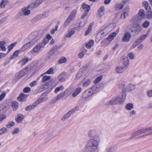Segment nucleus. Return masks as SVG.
I'll use <instances>...</instances> for the list:
<instances>
[{"mask_svg": "<svg viewBox=\"0 0 152 152\" xmlns=\"http://www.w3.org/2000/svg\"><path fill=\"white\" fill-rule=\"evenodd\" d=\"M46 16H45V15L42 14V15H40L38 16H37L35 17V18L32 19L31 20L32 21H38L39 20V18H45Z\"/></svg>", "mask_w": 152, "mask_h": 152, "instance_id": "30", "label": "nucleus"}, {"mask_svg": "<svg viewBox=\"0 0 152 152\" xmlns=\"http://www.w3.org/2000/svg\"><path fill=\"white\" fill-rule=\"evenodd\" d=\"M100 142L99 137H96L89 140L86 143L83 152H95Z\"/></svg>", "mask_w": 152, "mask_h": 152, "instance_id": "1", "label": "nucleus"}, {"mask_svg": "<svg viewBox=\"0 0 152 152\" xmlns=\"http://www.w3.org/2000/svg\"><path fill=\"white\" fill-rule=\"evenodd\" d=\"M12 106L13 107V110H16V109L18 107V103L16 101L12 102Z\"/></svg>", "mask_w": 152, "mask_h": 152, "instance_id": "41", "label": "nucleus"}, {"mask_svg": "<svg viewBox=\"0 0 152 152\" xmlns=\"http://www.w3.org/2000/svg\"><path fill=\"white\" fill-rule=\"evenodd\" d=\"M66 74L65 72H62L58 76L59 79V81L62 82L65 81V79L63 76H65Z\"/></svg>", "mask_w": 152, "mask_h": 152, "instance_id": "23", "label": "nucleus"}, {"mask_svg": "<svg viewBox=\"0 0 152 152\" xmlns=\"http://www.w3.org/2000/svg\"><path fill=\"white\" fill-rule=\"evenodd\" d=\"M128 56L129 57L130 59H133L134 58V54L132 53H130L128 54Z\"/></svg>", "mask_w": 152, "mask_h": 152, "instance_id": "60", "label": "nucleus"}, {"mask_svg": "<svg viewBox=\"0 0 152 152\" xmlns=\"http://www.w3.org/2000/svg\"><path fill=\"white\" fill-rule=\"evenodd\" d=\"M22 14H23L25 16L28 15L30 14V11L28 10L26 8L24 9H22Z\"/></svg>", "mask_w": 152, "mask_h": 152, "instance_id": "33", "label": "nucleus"}, {"mask_svg": "<svg viewBox=\"0 0 152 152\" xmlns=\"http://www.w3.org/2000/svg\"><path fill=\"white\" fill-rule=\"evenodd\" d=\"M17 43V42H15L14 43H12L8 46V51L7 53H8L11 50L13 49L14 47L16 45Z\"/></svg>", "mask_w": 152, "mask_h": 152, "instance_id": "32", "label": "nucleus"}, {"mask_svg": "<svg viewBox=\"0 0 152 152\" xmlns=\"http://www.w3.org/2000/svg\"><path fill=\"white\" fill-rule=\"evenodd\" d=\"M72 20L68 17L64 24V27H66L68 26Z\"/></svg>", "mask_w": 152, "mask_h": 152, "instance_id": "42", "label": "nucleus"}, {"mask_svg": "<svg viewBox=\"0 0 152 152\" xmlns=\"http://www.w3.org/2000/svg\"><path fill=\"white\" fill-rule=\"evenodd\" d=\"M82 8L85 12H88L91 10V7L89 5L83 3L82 5Z\"/></svg>", "mask_w": 152, "mask_h": 152, "instance_id": "17", "label": "nucleus"}, {"mask_svg": "<svg viewBox=\"0 0 152 152\" xmlns=\"http://www.w3.org/2000/svg\"><path fill=\"white\" fill-rule=\"evenodd\" d=\"M46 40V39H43L42 42L39 43H37L31 50V53H37L41 50V49L43 48L47 44V41Z\"/></svg>", "mask_w": 152, "mask_h": 152, "instance_id": "4", "label": "nucleus"}, {"mask_svg": "<svg viewBox=\"0 0 152 152\" xmlns=\"http://www.w3.org/2000/svg\"><path fill=\"white\" fill-rule=\"evenodd\" d=\"M150 25V22L148 21H145L142 24V26L145 28H147Z\"/></svg>", "mask_w": 152, "mask_h": 152, "instance_id": "47", "label": "nucleus"}, {"mask_svg": "<svg viewBox=\"0 0 152 152\" xmlns=\"http://www.w3.org/2000/svg\"><path fill=\"white\" fill-rule=\"evenodd\" d=\"M63 88V87L62 86H61L59 87L56 88L54 91V92L55 93H57L60 90H62Z\"/></svg>", "mask_w": 152, "mask_h": 152, "instance_id": "54", "label": "nucleus"}, {"mask_svg": "<svg viewBox=\"0 0 152 152\" xmlns=\"http://www.w3.org/2000/svg\"><path fill=\"white\" fill-rule=\"evenodd\" d=\"M142 27L137 23H134L131 29L132 34L134 35L138 34L141 30Z\"/></svg>", "mask_w": 152, "mask_h": 152, "instance_id": "8", "label": "nucleus"}, {"mask_svg": "<svg viewBox=\"0 0 152 152\" xmlns=\"http://www.w3.org/2000/svg\"><path fill=\"white\" fill-rule=\"evenodd\" d=\"M84 94H87L88 96H91V95L93 94H94V93L93 92V90L91 88L88 90L87 91H85L84 92Z\"/></svg>", "mask_w": 152, "mask_h": 152, "instance_id": "34", "label": "nucleus"}, {"mask_svg": "<svg viewBox=\"0 0 152 152\" xmlns=\"http://www.w3.org/2000/svg\"><path fill=\"white\" fill-rule=\"evenodd\" d=\"M75 33L74 30H72L68 32V33L66 35L65 37H66L70 38Z\"/></svg>", "mask_w": 152, "mask_h": 152, "instance_id": "40", "label": "nucleus"}, {"mask_svg": "<svg viewBox=\"0 0 152 152\" xmlns=\"http://www.w3.org/2000/svg\"><path fill=\"white\" fill-rule=\"evenodd\" d=\"M15 125V122L13 121H11L9 122L8 124L6 125V127L7 128H10L11 127Z\"/></svg>", "mask_w": 152, "mask_h": 152, "instance_id": "43", "label": "nucleus"}, {"mask_svg": "<svg viewBox=\"0 0 152 152\" xmlns=\"http://www.w3.org/2000/svg\"><path fill=\"white\" fill-rule=\"evenodd\" d=\"M45 101V98H39L37 100L33 103L32 105H30L26 107L25 108V110L26 111H29L32 110L36 107V106L40 103L42 102Z\"/></svg>", "mask_w": 152, "mask_h": 152, "instance_id": "5", "label": "nucleus"}, {"mask_svg": "<svg viewBox=\"0 0 152 152\" xmlns=\"http://www.w3.org/2000/svg\"><path fill=\"white\" fill-rule=\"evenodd\" d=\"M9 2L8 0H1L0 3V7L2 9L4 8Z\"/></svg>", "mask_w": 152, "mask_h": 152, "instance_id": "22", "label": "nucleus"}, {"mask_svg": "<svg viewBox=\"0 0 152 152\" xmlns=\"http://www.w3.org/2000/svg\"><path fill=\"white\" fill-rule=\"evenodd\" d=\"M77 12V10H73L71 12L69 15L68 16V17L72 20L73 19L76 15Z\"/></svg>", "mask_w": 152, "mask_h": 152, "instance_id": "26", "label": "nucleus"}, {"mask_svg": "<svg viewBox=\"0 0 152 152\" xmlns=\"http://www.w3.org/2000/svg\"><path fill=\"white\" fill-rule=\"evenodd\" d=\"M96 134V132L94 130H91L89 131L88 134V136L91 137L90 139L94 138L96 137H99L98 136L95 135Z\"/></svg>", "mask_w": 152, "mask_h": 152, "instance_id": "19", "label": "nucleus"}, {"mask_svg": "<svg viewBox=\"0 0 152 152\" xmlns=\"http://www.w3.org/2000/svg\"><path fill=\"white\" fill-rule=\"evenodd\" d=\"M128 14V13L127 12H125L124 11V12L121 14V18H125L126 16H127Z\"/></svg>", "mask_w": 152, "mask_h": 152, "instance_id": "53", "label": "nucleus"}, {"mask_svg": "<svg viewBox=\"0 0 152 152\" xmlns=\"http://www.w3.org/2000/svg\"><path fill=\"white\" fill-rule=\"evenodd\" d=\"M65 95V92H64L59 94L56 96V97L58 101L60 100L62 98H63Z\"/></svg>", "mask_w": 152, "mask_h": 152, "instance_id": "38", "label": "nucleus"}, {"mask_svg": "<svg viewBox=\"0 0 152 152\" xmlns=\"http://www.w3.org/2000/svg\"><path fill=\"white\" fill-rule=\"evenodd\" d=\"M27 95L23 93L20 94L19 96L18 97V101L21 102H24L26 101V98L28 96Z\"/></svg>", "mask_w": 152, "mask_h": 152, "instance_id": "11", "label": "nucleus"}, {"mask_svg": "<svg viewBox=\"0 0 152 152\" xmlns=\"http://www.w3.org/2000/svg\"><path fill=\"white\" fill-rule=\"evenodd\" d=\"M30 61L28 58H23L20 60L18 63V64H20L22 66L26 64L27 62Z\"/></svg>", "mask_w": 152, "mask_h": 152, "instance_id": "16", "label": "nucleus"}, {"mask_svg": "<svg viewBox=\"0 0 152 152\" xmlns=\"http://www.w3.org/2000/svg\"><path fill=\"white\" fill-rule=\"evenodd\" d=\"M104 7H101L98 10V12L99 15H102V14L103 13V12L104 10Z\"/></svg>", "mask_w": 152, "mask_h": 152, "instance_id": "57", "label": "nucleus"}, {"mask_svg": "<svg viewBox=\"0 0 152 152\" xmlns=\"http://www.w3.org/2000/svg\"><path fill=\"white\" fill-rule=\"evenodd\" d=\"M52 37L49 34H47L46 35V38L44 39H46V41H47V43L49 42V41L51 39Z\"/></svg>", "mask_w": 152, "mask_h": 152, "instance_id": "56", "label": "nucleus"}, {"mask_svg": "<svg viewBox=\"0 0 152 152\" xmlns=\"http://www.w3.org/2000/svg\"><path fill=\"white\" fill-rule=\"evenodd\" d=\"M94 43V40L91 39L86 44V47L87 48L90 49L92 46H93Z\"/></svg>", "mask_w": 152, "mask_h": 152, "instance_id": "29", "label": "nucleus"}, {"mask_svg": "<svg viewBox=\"0 0 152 152\" xmlns=\"http://www.w3.org/2000/svg\"><path fill=\"white\" fill-rule=\"evenodd\" d=\"M126 89L122 90L121 93L119 96L113 97L109 101L108 104H121L123 103L126 96Z\"/></svg>", "mask_w": 152, "mask_h": 152, "instance_id": "2", "label": "nucleus"}, {"mask_svg": "<svg viewBox=\"0 0 152 152\" xmlns=\"http://www.w3.org/2000/svg\"><path fill=\"white\" fill-rule=\"evenodd\" d=\"M58 26V25H56L55 27L54 28H53L50 31V33L52 34H54L55 32L57 30Z\"/></svg>", "mask_w": 152, "mask_h": 152, "instance_id": "51", "label": "nucleus"}, {"mask_svg": "<svg viewBox=\"0 0 152 152\" xmlns=\"http://www.w3.org/2000/svg\"><path fill=\"white\" fill-rule=\"evenodd\" d=\"M70 116V115H69V114L67 113L66 114H65L64 116L62 118V120L63 121H65Z\"/></svg>", "mask_w": 152, "mask_h": 152, "instance_id": "52", "label": "nucleus"}, {"mask_svg": "<svg viewBox=\"0 0 152 152\" xmlns=\"http://www.w3.org/2000/svg\"><path fill=\"white\" fill-rule=\"evenodd\" d=\"M106 28H104V29L101 30L99 33L98 34L101 35V37H103L107 33V31H106Z\"/></svg>", "mask_w": 152, "mask_h": 152, "instance_id": "25", "label": "nucleus"}, {"mask_svg": "<svg viewBox=\"0 0 152 152\" xmlns=\"http://www.w3.org/2000/svg\"><path fill=\"white\" fill-rule=\"evenodd\" d=\"M142 134L141 131L140 129H139L132 133L131 135V137L129 138V140L137 136Z\"/></svg>", "mask_w": 152, "mask_h": 152, "instance_id": "15", "label": "nucleus"}, {"mask_svg": "<svg viewBox=\"0 0 152 152\" xmlns=\"http://www.w3.org/2000/svg\"><path fill=\"white\" fill-rule=\"evenodd\" d=\"M6 43V42L5 41H0V48L2 51H4L6 50V48L4 46Z\"/></svg>", "mask_w": 152, "mask_h": 152, "instance_id": "21", "label": "nucleus"}, {"mask_svg": "<svg viewBox=\"0 0 152 152\" xmlns=\"http://www.w3.org/2000/svg\"><path fill=\"white\" fill-rule=\"evenodd\" d=\"M59 48L58 47L55 46L52 48L51 50L47 53L45 58L46 60L47 61H49L52 59L53 58V55L54 54L55 52L57 51Z\"/></svg>", "mask_w": 152, "mask_h": 152, "instance_id": "7", "label": "nucleus"}, {"mask_svg": "<svg viewBox=\"0 0 152 152\" xmlns=\"http://www.w3.org/2000/svg\"><path fill=\"white\" fill-rule=\"evenodd\" d=\"M30 67V66L29 65L24 69L20 70L18 73L16 74V76L18 78L20 79L26 75L28 72L30 70H31Z\"/></svg>", "mask_w": 152, "mask_h": 152, "instance_id": "6", "label": "nucleus"}, {"mask_svg": "<svg viewBox=\"0 0 152 152\" xmlns=\"http://www.w3.org/2000/svg\"><path fill=\"white\" fill-rule=\"evenodd\" d=\"M84 72L85 70L83 69H80L76 75V79H78L80 78Z\"/></svg>", "mask_w": 152, "mask_h": 152, "instance_id": "18", "label": "nucleus"}, {"mask_svg": "<svg viewBox=\"0 0 152 152\" xmlns=\"http://www.w3.org/2000/svg\"><path fill=\"white\" fill-rule=\"evenodd\" d=\"M51 78L50 76H48L47 75L44 76L42 78V81L43 83H45L47 81L49 80Z\"/></svg>", "mask_w": 152, "mask_h": 152, "instance_id": "39", "label": "nucleus"}, {"mask_svg": "<svg viewBox=\"0 0 152 152\" xmlns=\"http://www.w3.org/2000/svg\"><path fill=\"white\" fill-rule=\"evenodd\" d=\"M103 77V76L102 75H100L98 77L94 80V83L96 84L99 83L102 80Z\"/></svg>", "mask_w": 152, "mask_h": 152, "instance_id": "44", "label": "nucleus"}, {"mask_svg": "<svg viewBox=\"0 0 152 152\" xmlns=\"http://www.w3.org/2000/svg\"><path fill=\"white\" fill-rule=\"evenodd\" d=\"M117 149L115 146H112L106 149V152H116Z\"/></svg>", "mask_w": 152, "mask_h": 152, "instance_id": "27", "label": "nucleus"}, {"mask_svg": "<svg viewBox=\"0 0 152 152\" xmlns=\"http://www.w3.org/2000/svg\"><path fill=\"white\" fill-rule=\"evenodd\" d=\"M45 0H36L33 3L28 6L29 8H34L37 7Z\"/></svg>", "mask_w": 152, "mask_h": 152, "instance_id": "10", "label": "nucleus"}, {"mask_svg": "<svg viewBox=\"0 0 152 152\" xmlns=\"http://www.w3.org/2000/svg\"><path fill=\"white\" fill-rule=\"evenodd\" d=\"M91 81L90 79H88L86 80L82 84V86L83 87H87L90 84Z\"/></svg>", "mask_w": 152, "mask_h": 152, "instance_id": "35", "label": "nucleus"}, {"mask_svg": "<svg viewBox=\"0 0 152 152\" xmlns=\"http://www.w3.org/2000/svg\"><path fill=\"white\" fill-rule=\"evenodd\" d=\"M24 118V116L22 114L20 113L17 115V117H15V119L17 123H20Z\"/></svg>", "mask_w": 152, "mask_h": 152, "instance_id": "13", "label": "nucleus"}, {"mask_svg": "<svg viewBox=\"0 0 152 152\" xmlns=\"http://www.w3.org/2000/svg\"><path fill=\"white\" fill-rule=\"evenodd\" d=\"M66 61V59L65 57H62L60 59L58 60L59 64H61L64 63H65Z\"/></svg>", "mask_w": 152, "mask_h": 152, "instance_id": "50", "label": "nucleus"}, {"mask_svg": "<svg viewBox=\"0 0 152 152\" xmlns=\"http://www.w3.org/2000/svg\"><path fill=\"white\" fill-rule=\"evenodd\" d=\"M7 131V129L5 128H2L0 130V131L2 134L6 132Z\"/></svg>", "mask_w": 152, "mask_h": 152, "instance_id": "62", "label": "nucleus"}, {"mask_svg": "<svg viewBox=\"0 0 152 152\" xmlns=\"http://www.w3.org/2000/svg\"><path fill=\"white\" fill-rule=\"evenodd\" d=\"M31 91V88L29 87H26L23 90V92L25 93H28Z\"/></svg>", "mask_w": 152, "mask_h": 152, "instance_id": "55", "label": "nucleus"}, {"mask_svg": "<svg viewBox=\"0 0 152 152\" xmlns=\"http://www.w3.org/2000/svg\"><path fill=\"white\" fill-rule=\"evenodd\" d=\"M146 18L149 20L152 19V11L151 10V7H149L148 10H146Z\"/></svg>", "mask_w": 152, "mask_h": 152, "instance_id": "14", "label": "nucleus"}, {"mask_svg": "<svg viewBox=\"0 0 152 152\" xmlns=\"http://www.w3.org/2000/svg\"><path fill=\"white\" fill-rule=\"evenodd\" d=\"M123 59L124 60L126 59V60L124 61V64L125 66H127L125 68V69H126L129 65V61L127 58H123Z\"/></svg>", "mask_w": 152, "mask_h": 152, "instance_id": "46", "label": "nucleus"}, {"mask_svg": "<svg viewBox=\"0 0 152 152\" xmlns=\"http://www.w3.org/2000/svg\"><path fill=\"white\" fill-rule=\"evenodd\" d=\"M81 91V88H77L74 92L72 93V96L73 97H75L79 94Z\"/></svg>", "mask_w": 152, "mask_h": 152, "instance_id": "24", "label": "nucleus"}, {"mask_svg": "<svg viewBox=\"0 0 152 152\" xmlns=\"http://www.w3.org/2000/svg\"><path fill=\"white\" fill-rule=\"evenodd\" d=\"M20 51L19 50H16L10 56V58L11 59H12L16 57H17L18 55L20 53Z\"/></svg>", "mask_w": 152, "mask_h": 152, "instance_id": "28", "label": "nucleus"}, {"mask_svg": "<svg viewBox=\"0 0 152 152\" xmlns=\"http://www.w3.org/2000/svg\"><path fill=\"white\" fill-rule=\"evenodd\" d=\"M28 48H29V47H28V46L27 44L26 43L21 48V50L22 51H24Z\"/></svg>", "mask_w": 152, "mask_h": 152, "instance_id": "58", "label": "nucleus"}, {"mask_svg": "<svg viewBox=\"0 0 152 152\" xmlns=\"http://www.w3.org/2000/svg\"><path fill=\"white\" fill-rule=\"evenodd\" d=\"M43 34L42 33H32L28 36V38L30 40L28 43H26L28 47H31L34 44L43 36Z\"/></svg>", "mask_w": 152, "mask_h": 152, "instance_id": "3", "label": "nucleus"}, {"mask_svg": "<svg viewBox=\"0 0 152 152\" xmlns=\"http://www.w3.org/2000/svg\"><path fill=\"white\" fill-rule=\"evenodd\" d=\"M124 7V5L122 4H117L115 6V9L121 10H122Z\"/></svg>", "mask_w": 152, "mask_h": 152, "instance_id": "49", "label": "nucleus"}, {"mask_svg": "<svg viewBox=\"0 0 152 152\" xmlns=\"http://www.w3.org/2000/svg\"><path fill=\"white\" fill-rule=\"evenodd\" d=\"M93 26L92 23H91L89 26L88 28L84 34L85 36H86L88 35L92 31V28Z\"/></svg>", "mask_w": 152, "mask_h": 152, "instance_id": "20", "label": "nucleus"}, {"mask_svg": "<svg viewBox=\"0 0 152 152\" xmlns=\"http://www.w3.org/2000/svg\"><path fill=\"white\" fill-rule=\"evenodd\" d=\"M19 129L18 128H15L14 131L12 132V134H17L19 132Z\"/></svg>", "mask_w": 152, "mask_h": 152, "instance_id": "61", "label": "nucleus"}, {"mask_svg": "<svg viewBox=\"0 0 152 152\" xmlns=\"http://www.w3.org/2000/svg\"><path fill=\"white\" fill-rule=\"evenodd\" d=\"M104 85L102 83H100L98 84L93 86L92 87V89L93 92L95 94L100 91L103 87Z\"/></svg>", "mask_w": 152, "mask_h": 152, "instance_id": "9", "label": "nucleus"}, {"mask_svg": "<svg viewBox=\"0 0 152 152\" xmlns=\"http://www.w3.org/2000/svg\"><path fill=\"white\" fill-rule=\"evenodd\" d=\"M145 12L144 10L142 9L140 10L138 12V15L141 18H144L145 16Z\"/></svg>", "mask_w": 152, "mask_h": 152, "instance_id": "31", "label": "nucleus"}, {"mask_svg": "<svg viewBox=\"0 0 152 152\" xmlns=\"http://www.w3.org/2000/svg\"><path fill=\"white\" fill-rule=\"evenodd\" d=\"M125 68L124 67L117 66L116 68V71L117 73H120L124 71Z\"/></svg>", "mask_w": 152, "mask_h": 152, "instance_id": "36", "label": "nucleus"}, {"mask_svg": "<svg viewBox=\"0 0 152 152\" xmlns=\"http://www.w3.org/2000/svg\"><path fill=\"white\" fill-rule=\"evenodd\" d=\"M134 105L132 103H129L125 106V108L128 110H130L133 109Z\"/></svg>", "mask_w": 152, "mask_h": 152, "instance_id": "37", "label": "nucleus"}, {"mask_svg": "<svg viewBox=\"0 0 152 152\" xmlns=\"http://www.w3.org/2000/svg\"><path fill=\"white\" fill-rule=\"evenodd\" d=\"M37 81L34 80L33 81L32 83H30V86L32 87H33L34 86H35L37 85Z\"/></svg>", "mask_w": 152, "mask_h": 152, "instance_id": "63", "label": "nucleus"}, {"mask_svg": "<svg viewBox=\"0 0 152 152\" xmlns=\"http://www.w3.org/2000/svg\"><path fill=\"white\" fill-rule=\"evenodd\" d=\"M131 37V34L129 32L126 33L122 38V40L124 42H128Z\"/></svg>", "mask_w": 152, "mask_h": 152, "instance_id": "12", "label": "nucleus"}, {"mask_svg": "<svg viewBox=\"0 0 152 152\" xmlns=\"http://www.w3.org/2000/svg\"><path fill=\"white\" fill-rule=\"evenodd\" d=\"M53 69L52 67L50 68L47 71L45 72L44 74H53Z\"/></svg>", "mask_w": 152, "mask_h": 152, "instance_id": "48", "label": "nucleus"}, {"mask_svg": "<svg viewBox=\"0 0 152 152\" xmlns=\"http://www.w3.org/2000/svg\"><path fill=\"white\" fill-rule=\"evenodd\" d=\"M147 96L149 97H152V90H149L147 92Z\"/></svg>", "mask_w": 152, "mask_h": 152, "instance_id": "64", "label": "nucleus"}, {"mask_svg": "<svg viewBox=\"0 0 152 152\" xmlns=\"http://www.w3.org/2000/svg\"><path fill=\"white\" fill-rule=\"evenodd\" d=\"M135 88V86L134 85L130 84L127 86V88H129L131 90L134 89Z\"/></svg>", "mask_w": 152, "mask_h": 152, "instance_id": "59", "label": "nucleus"}, {"mask_svg": "<svg viewBox=\"0 0 152 152\" xmlns=\"http://www.w3.org/2000/svg\"><path fill=\"white\" fill-rule=\"evenodd\" d=\"M142 5L145 7L146 10H148L149 7H151L150 6H149L148 3L146 1L143 2Z\"/></svg>", "mask_w": 152, "mask_h": 152, "instance_id": "45", "label": "nucleus"}]
</instances>
